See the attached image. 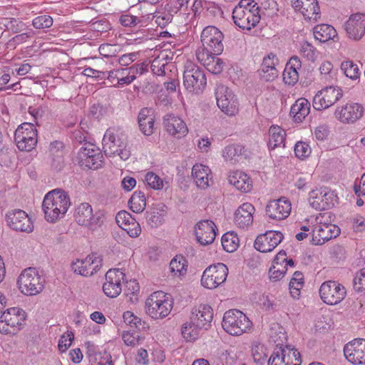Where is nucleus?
Instances as JSON below:
<instances>
[{
    "label": "nucleus",
    "mask_w": 365,
    "mask_h": 365,
    "mask_svg": "<svg viewBox=\"0 0 365 365\" xmlns=\"http://www.w3.org/2000/svg\"><path fill=\"white\" fill-rule=\"evenodd\" d=\"M70 205V198L64 190L55 189L48 192L42 203L45 219L55 222L64 216Z\"/></svg>",
    "instance_id": "f257e3e1"
},
{
    "label": "nucleus",
    "mask_w": 365,
    "mask_h": 365,
    "mask_svg": "<svg viewBox=\"0 0 365 365\" xmlns=\"http://www.w3.org/2000/svg\"><path fill=\"white\" fill-rule=\"evenodd\" d=\"M17 284L23 294L32 296L40 293L43 289L45 279L35 268L29 267L19 275Z\"/></svg>",
    "instance_id": "f03ea898"
},
{
    "label": "nucleus",
    "mask_w": 365,
    "mask_h": 365,
    "mask_svg": "<svg viewBox=\"0 0 365 365\" xmlns=\"http://www.w3.org/2000/svg\"><path fill=\"white\" fill-rule=\"evenodd\" d=\"M252 322L238 309L227 311L223 317L222 326L225 331L233 336H239L251 327Z\"/></svg>",
    "instance_id": "7ed1b4c3"
},
{
    "label": "nucleus",
    "mask_w": 365,
    "mask_h": 365,
    "mask_svg": "<svg viewBox=\"0 0 365 365\" xmlns=\"http://www.w3.org/2000/svg\"><path fill=\"white\" fill-rule=\"evenodd\" d=\"M183 79L186 90L195 94L202 93L207 84L204 71L191 61L186 62L185 65Z\"/></svg>",
    "instance_id": "20e7f679"
},
{
    "label": "nucleus",
    "mask_w": 365,
    "mask_h": 365,
    "mask_svg": "<svg viewBox=\"0 0 365 365\" xmlns=\"http://www.w3.org/2000/svg\"><path fill=\"white\" fill-rule=\"evenodd\" d=\"M26 319L25 312L17 307L4 311L0 317V332L3 334H15L23 326Z\"/></svg>",
    "instance_id": "39448f33"
},
{
    "label": "nucleus",
    "mask_w": 365,
    "mask_h": 365,
    "mask_svg": "<svg viewBox=\"0 0 365 365\" xmlns=\"http://www.w3.org/2000/svg\"><path fill=\"white\" fill-rule=\"evenodd\" d=\"M15 142L21 151H31L37 143V130L33 123H24L15 131Z\"/></svg>",
    "instance_id": "423d86ee"
},
{
    "label": "nucleus",
    "mask_w": 365,
    "mask_h": 365,
    "mask_svg": "<svg viewBox=\"0 0 365 365\" xmlns=\"http://www.w3.org/2000/svg\"><path fill=\"white\" fill-rule=\"evenodd\" d=\"M228 268L223 263H217L207 267L201 278L202 285L207 289H215L224 283L227 277Z\"/></svg>",
    "instance_id": "0eeeda50"
},
{
    "label": "nucleus",
    "mask_w": 365,
    "mask_h": 365,
    "mask_svg": "<svg viewBox=\"0 0 365 365\" xmlns=\"http://www.w3.org/2000/svg\"><path fill=\"white\" fill-rule=\"evenodd\" d=\"M217 104L220 110L228 115L238 112V101L233 92L225 85H217L215 88Z\"/></svg>",
    "instance_id": "6e6552de"
},
{
    "label": "nucleus",
    "mask_w": 365,
    "mask_h": 365,
    "mask_svg": "<svg viewBox=\"0 0 365 365\" xmlns=\"http://www.w3.org/2000/svg\"><path fill=\"white\" fill-rule=\"evenodd\" d=\"M319 295L324 303L335 305L345 298L346 291L342 284L336 281L329 280L320 286Z\"/></svg>",
    "instance_id": "1a4fd4ad"
},
{
    "label": "nucleus",
    "mask_w": 365,
    "mask_h": 365,
    "mask_svg": "<svg viewBox=\"0 0 365 365\" xmlns=\"http://www.w3.org/2000/svg\"><path fill=\"white\" fill-rule=\"evenodd\" d=\"M343 96V91L338 86H329L319 91L313 99V107L317 110L329 108Z\"/></svg>",
    "instance_id": "9d476101"
},
{
    "label": "nucleus",
    "mask_w": 365,
    "mask_h": 365,
    "mask_svg": "<svg viewBox=\"0 0 365 365\" xmlns=\"http://www.w3.org/2000/svg\"><path fill=\"white\" fill-rule=\"evenodd\" d=\"M223 34L215 26H207L201 34V42L205 49L215 55H220L223 51Z\"/></svg>",
    "instance_id": "9b49d317"
},
{
    "label": "nucleus",
    "mask_w": 365,
    "mask_h": 365,
    "mask_svg": "<svg viewBox=\"0 0 365 365\" xmlns=\"http://www.w3.org/2000/svg\"><path fill=\"white\" fill-rule=\"evenodd\" d=\"M335 195L326 187L312 190L309 192V205L317 210H325L334 205Z\"/></svg>",
    "instance_id": "f8f14e48"
},
{
    "label": "nucleus",
    "mask_w": 365,
    "mask_h": 365,
    "mask_svg": "<svg viewBox=\"0 0 365 365\" xmlns=\"http://www.w3.org/2000/svg\"><path fill=\"white\" fill-rule=\"evenodd\" d=\"M6 220L8 225L17 232H31L34 225L27 213L22 210H14L7 212Z\"/></svg>",
    "instance_id": "ddd939ff"
},
{
    "label": "nucleus",
    "mask_w": 365,
    "mask_h": 365,
    "mask_svg": "<svg viewBox=\"0 0 365 365\" xmlns=\"http://www.w3.org/2000/svg\"><path fill=\"white\" fill-rule=\"evenodd\" d=\"M102 259L97 254H91L83 259H77L71 264L72 270L78 274L89 277L100 269Z\"/></svg>",
    "instance_id": "4468645a"
},
{
    "label": "nucleus",
    "mask_w": 365,
    "mask_h": 365,
    "mask_svg": "<svg viewBox=\"0 0 365 365\" xmlns=\"http://www.w3.org/2000/svg\"><path fill=\"white\" fill-rule=\"evenodd\" d=\"M259 7L252 10L245 11L241 9H233L232 19L236 26L242 29L250 30L259 22Z\"/></svg>",
    "instance_id": "2eb2a0df"
},
{
    "label": "nucleus",
    "mask_w": 365,
    "mask_h": 365,
    "mask_svg": "<svg viewBox=\"0 0 365 365\" xmlns=\"http://www.w3.org/2000/svg\"><path fill=\"white\" fill-rule=\"evenodd\" d=\"M125 274L118 269H109L106 272L103 290L107 297L115 298L120 294L121 282L125 280Z\"/></svg>",
    "instance_id": "dca6fc26"
},
{
    "label": "nucleus",
    "mask_w": 365,
    "mask_h": 365,
    "mask_svg": "<svg viewBox=\"0 0 365 365\" xmlns=\"http://www.w3.org/2000/svg\"><path fill=\"white\" fill-rule=\"evenodd\" d=\"M284 236L279 231L269 230L259 235L255 241V248L261 252L272 251L283 240Z\"/></svg>",
    "instance_id": "f3484780"
},
{
    "label": "nucleus",
    "mask_w": 365,
    "mask_h": 365,
    "mask_svg": "<svg viewBox=\"0 0 365 365\" xmlns=\"http://www.w3.org/2000/svg\"><path fill=\"white\" fill-rule=\"evenodd\" d=\"M344 29L349 38L359 41L365 34V14L357 13L351 15L344 23Z\"/></svg>",
    "instance_id": "a211bd4d"
},
{
    "label": "nucleus",
    "mask_w": 365,
    "mask_h": 365,
    "mask_svg": "<svg viewBox=\"0 0 365 365\" xmlns=\"http://www.w3.org/2000/svg\"><path fill=\"white\" fill-rule=\"evenodd\" d=\"M74 217L78 225L86 227L100 225L103 221L101 215H93L91 205L87 202L81 203L76 207Z\"/></svg>",
    "instance_id": "6ab92c4d"
},
{
    "label": "nucleus",
    "mask_w": 365,
    "mask_h": 365,
    "mask_svg": "<svg viewBox=\"0 0 365 365\" xmlns=\"http://www.w3.org/2000/svg\"><path fill=\"white\" fill-rule=\"evenodd\" d=\"M344 353L354 364H365V339H355L344 346Z\"/></svg>",
    "instance_id": "aec40b11"
},
{
    "label": "nucleus",
    "mask_w": 365,
    "mask_h": 365,
    "mask_svg": "<svg viewBox=\"0 0 365 365\" xmlns=\"http://www.w3.org/2000/svg\"><path fill=\"white\" fill-rule=\"evenodd\" d=\"M364 113V108L361 104L356 103H346L338 107L334 113L335 117L342 123H354L361 118Z\"/></svg>",
    "instance_id": "412c9836"
},
{
    "label": "nucleus",
    "mask_w": 365,
    "mask_h": 365,
    "mask_svg": "<svg viewBox=\"0 0 365 365\" xmlns=\"http://www.w3.org/2000/svg\"><path fill=\"white\" fill-rule=\"evenodd\" d=\"M217 227L212 220H204L195 225V236L197 242L202 245L212 243L216 237Z\"/></svg>",
    "instance_id": "4be33fe9"
},
{
    "label": "nucleus",
    "mask_w": 365,
    "mask_h": 365,
    "mask_svg": "<svg viewBox=\"0 0 365 365\" xmlns=\"http://www.w3.org/2000/svg\"><path fill=\"white\" fill-rule=\"evenodd\" d=\"M291 203L284 197L270 201L266 207V214L269 218L281 220L289 216L291 212Z\"/></svg>",
    "instance_id": "5701e85b"
},
{
    "label": "nucleus",
    "mask_w": 365,
    "mask_h": 365,
    "mask_svg": "<svg viewBox=\"0 0 365 365\" xmlns=\"http://www.w3.org/2000/svg\"><path fill=\"white\" fill-rule=\"evenodd\" d=\"M213 318L212 309L207 304H200L192 308L190 319L197 327L207 329Z\"/></svg>",
    "instance_id": "b1692460"
},
{
    "label": "nucleus",
    "mask_w": 365,
    "mask_h": 365,
    "mask_svg": "<svg viewBox=\"0 0 365 365\" xmlns=\"http://www.w3.org/2000/svg\"><path fill=\"white\" fill-rule=\"evenodd\" d=\"M163 125L169 135L177 138H181L188 133L186 123L174 114H168L163 117Z\"/></svg>",
    "instance_id": "393cba45"
},
{
    "label": "nucleus",
    "mask_w": 365,
    "mask_h": 365,
    "mask_svg": "<svg viewBox=\"0 0 365 365\" xmlns=\"http://www.w3.org/2000/svg\"><path fill=\"white\" fill-rule=\"evenodd\" d=\"M340 228L333 224H324L315 227L313 230L312 243L323 245L326 242L338 237Z\"/></svg>",
    "instance_id": "a878e982"
},
{
    "label": "nucleus",
    "mask_w": 365,
    "mask_h": 365,
    "mask_svg": "<svg viewBox=\"0 0 365 365\" xmlns=\"http://www.w3.org/2000/svg\"><path fill=\"white\" fill-rule=\"evenodd\" d=\"M255 210V207L249 202L241 205L235 212L234 220L236 225L242 229L250 226L253 222Z\"/></svg>",
    "instance_id": "bb28decb"
},
{
    "label": "nucleus",
    "mask_w": 365,
    "mask_h": 365,
    "mask_svg": "<svg viewBox=\"0 0 365 365\" xmlns=\"http://www.w3.org/2000/svg\"><path fill=\"white\" fill-rule=\"evenodd\" d=\"M302 63L298 56H292L287 63L283 72V80L286 84L294 86L299 80L298 70Z\"/></svg>",
    "instance_id": "cd10ccee"
},
{
    "label": "nucleus",
    "mask_w": 365,
    "mask_h": 365,
    "mask_svg": "<svg viewBox=\"0 0 365 365\" xmlns=\"http://www.w3.org/2000/svg\"><path fill=\"white\" fill-rule=\"evenodd\" d=\"M228 182L236 189L248 192L252 188V181L250 178L242 171H233L228 175Z\"/></svg>",
    "instance_id": "c85d7f7f"
},
{
    "label": "nucleus",
    "mask_w": 365,
    "mask_h": 365,
    "mask_svg": "<svg viewBox=\"0 0 365 365\" xmlns=\"http://www.w3.org/2000/svg\"><path fill=\"white\" fill-rule=\"evenodd\" d=\"M138 121L139 128L145 135H150L153 133L155 118L151 108H144L140 110Z\"/></svg>",
    "instance_id": "c756f323"
},
{
    "label": "nucleus",
    "mask_w": 365,
    "mask_h": 365,
    "mask_svg": "<svg viewBox=\"0 0 365 365\" xmlns=\"http://www.w3.org/2000/svg\"><path fill=\"white\" fill-rule=\"evenodd\" d=\"M123 143L120 139L117 138L110 129H108L103 138V148L105 154L108 156H112L119 151Z\"/></svg>",
    "instance_id": "7c9ffc66"
},
{
    "label": "nucleus",
    "mask_w": 365,
    "mask_h": 365,
    "mask_svg": "<svg viewBox=\"0 0 365 365\" xmlns=\"http://www.w3.org/2000/svg\"><path fill=\"white\" fill-rule=\"evenodd\" d=\"M310 111V103L304 98L297 99L292 106L290 115L294 122L302 123Z\"/></svg>",
    "instance_id": "2f4dec72"
},
{
    "label": "nucleus",
    "mask_w": 365,
    "mask_h": 365,
    "mask_svg": "<svg viewBox=\"0 0 365 365\" xmlns=\"http://www.w3.org/2000/svg\"><path fill=\"white\" fill-rule=\"evenodd\" d=\"M210 173V168L202 164H195L192 169V176L196 185L202 189L209 186Z\"/></svg>",
    "instance_id": "473e14b6"
},
{
    "label": "nucleus",
    "mask_w": 365,
    "mask_h": 365,
    "mask_svg": "<svg viewBox=\"0 0 365 365\" xmlns=\"http://www.w3.org/2000/svg\"><path fill=\"white\" fill-rule=\"evenodd\" d=\"M314 38L322 43L337 38L336 29L329 24H319L314 28Z\"/></svg>",
    "instance_id": "72a5a7b5"
},
{
    "label": "nucleus",
    "mask_w": 365,
    "mask_h": 365,
    "mask_svg": "<svg viewBox=\"0 0 365 365\" xmlns=\"http://www.w3.org/2000/svg\"><path fill=\"white\" fill-rule=\"evenodd\" d=\"M245 152V148L240 144H232L227 145L222 150V157L227 162L235 164L241 159Z\"/></svg>",
    "instance_id": "f704fd0d"
},
{
    "label": "nucleus",
    "mask_w": 365,
    "mask_h": 365,
    "mask_svg": "<svg viewBox=\"0 0 365 365\" xmlns=\"http://www.w3.org/2000/svg\"><path fill=\"white\" fill-rule=\"evenodd\" d=\"M269 139L268 146L270 149H274L281 145L284 147L286 132L278 125H272L269 129Z\"/></svg>",
    "instance_id": "c9c22d12"
},
{
    "label": "nucleus",
    "mask_w": 365,
    "mask_h": 365,
    "mask_svg": "<svg viewBox=\"0 0 365 365\" xmlns=\"http://www.w3.org/2000/svg\"><path fill=\"white\" fill-rule=\"evenodd\" d=\"M160 292H154L145 301V312L152 319L160 318Z\"/></svg>",
    "instance_id": "e433bc0d"
},
{
    "label": "nucleus",
    "mask_w": 365,
    "mask_h": 365,
    "mask_svg": "<svg viewBox=\"0 0 365 365\" xmlns=\"http://www.w3.org/2000/svg\"><path fill=\"white\" fill-rule=\"evenodd\" d=\"M282 349V356L284 358L287 365H301L302 359L300 353L292 345L279 346Z\"/></svg>",
    "instance_id": "4c0bfd02"
},
{
    "label": "nucleus",
    "mask_w": 365,
    "mask_h": 365,
    "mask_svg": "<svg viewBox=\"0 0 365 365\" xmlns=\"http://www.w3.org/2000/svg\"><path fill=\"white\" fill-rule=\"evenodd\" d=\"M169 268L173 276H184L187 273V261L183 256L176 255L170 261Z\"/></svg>",
    "instance_id": "58836bf2"
},
{
    "label": "nucleus",
    "mask_w": 365,
    "mask_h": 365,
    "mask_svg": "<svg viewBox=\"0 0 365 365\" xmlns=\"http://www.w3.org/2000/svg\"><path fill=\"white\" fill-rule=\"evenodd\" d=\"M165 1L167 3L165 9L169 12L162 16L161 19L166 21V23H169L173 20V14L172 13L176 14L180 8L187 6L189 0H165Z\"/></svg>",
    "instance_id": "ea45409f"
},
{
    "label": "nucleus",
    "mask_w": 365,
    "mask_h": 365,
    "mask_svg": "<svg viewBox=\"0 0 365 365\" xmlns=\"http://www.w3.org/2000/svg\"><path fill=\"white\" fill-rule=\"evenodd\" d=\"M130 209L135 212H142L146 206V201L144 192L142 191H135L128 200Z\"/></svg>",
    "instance_id": "a19ab883"
},
{
    "label": "nucleus",
    "mask_w": 365,
    "mask_h": 365,
    "mask_svg": "<svg viewBox=\"0 0 365 365\" xmlns=\"http://www.w3.org/2000/svg\"><path fill=\"white\" fill-rule=\"evenodd\" d=\"M179 80L173 81V82H165L164 83L165 89H161V103L168 106L173 102V95L176 93L177 87L179 86Z\"/></svg>",
    "instance_id": "79ce46f5"
},
{
    "label": "nucleus",
    "mask_w": 365,
    "mask_h": 365,
    "mask_svg": "<svg viewBox=\"0 0 365 365\" xmlns=\"http://www.w3.org/2000/svg\"><path fill=\"white\" fill-rule=\"evenodd\" d=\"M202 329H203L202 327H196L190 319V322H187L182 324L181 334L186 341H192L198 338L200 331Z\"/></svg>",
    "instance_id": "37998d69"
},
{
    "label": "nucleus",
    "mask_w": 365,
    "mask_h": 365,
    "mask_svg": "<svg viewBox=\"0 0 365 365\" xmlns=\"http://www.w3.org/2000/svg\"><path fill=\"white\" fill-rule=\"evenodd\" d=\"M303 285L304 277L302 273L299 271L295 272L289 284L290 294L294 299H298Z\"/></svg>",
    "instance_id": "c03bdc74"
},
{
    "label": "nucleus",
    "mask_w": 365,
    "mask_h": 365,
    "mask_svg": "<svg viewBox=\"0 0 365 365\" xmlns=\"http://www.w3.org/2000/svg\"><path fill=\"white\" fill-rule=\"evenodd\" d=\"M124 322L129 325L130 329H135L138 331L145 330L148 327L145 322L130 311L125 312L123 315Z\"/></svg>",
    "instance_id": "a18cd8bd"
},
{
    "label": "nucleus",
    "mask_w": 365,
    "mask_h": 365,
    "mask_svg": "<svg viewBox=\"0 0 365 365\" xmlns=\"http://www.w3.org/2000/svg\"><path fill=\"white\" fill-rule=\"evenodd\" d=\"M222 246L227 252L235 251L239 246V238L233 232H228L222 237Z\"/></svg>",
    "instance_id": "49530a36"
},
{
    "label": "nucleus",
    "mask_w": 365,
    "mask_h": 365,
    "mask_svg": "<svg viewBox=\"0 0 365 365\" xmlns=\"http://www.w3.org/2000/svg\"><path fill=\"white\" fill-rule=\"evenodd\" d=\"M300 12L304 17L309 19H312L313 16L316 17L320 13L317 0H304L303 7Z\"/></svg>",
    "instance_id": "de8ad7c7"
},
{
    "label": "nucleus",
    "mask_w": 365,
    "mask_h": 365,
    "mask_svg": "<svg viewBox=\"0 0 365 365\" xmlns=\"http://www.w3.org/2000/svg\"><path fill=\"white\" fill-rule=\"evenodd\" d=\"M63 148V143L61 141H54L50 144V151L51 153H59L57 154L56 159H53L51 166L56 170H61L62 167V149Z\"/></svg>",
    "instance_id": "09e8293b"
},
{
    "label": "nucleus",
    "mask_w": 365,
    "mask_h": 365,
    "mask_svg": "<svg viewBox=\"0 0 365 365\" xmlns=\"http://www.w3.org/2000/svg\"><path fill=\"white\" fill-rule=\"evenodd\" d=\"M341 68L346 77L351 79H356L359 78L360 72L359 66L352 61H345L341 63Z\"/></svg>",
    "instance_id": "8fccbe9b"
},
{
    "label": "nucleus",
    "mask_w": 365,
    "mask_h": 365,
    "mask_svg": "<svg viewBox=\"0 0 365 365\" xmlns=\"http://www.w3.org/2000/svg\"><path fill=\"white\" fill-rule=\"evenodd\" d=\"M299 53L303 58L312 62H314L318 56L317 49L307 41L301 43Z\"/></svg>",
    "instance_id": "3c124183"
},
{
    "label": "nucleus",
    "mask_w": 365,
    "mask_h": 365,
    "mask_svg": "<svg viewBox=\"0 0 365 365\" xmlns=\"http://www.w3.org/2000/svg\"><path fill=\"white\" fill-rule=\"evenodd\" d=\"M140 291V286L135 279L126 281L125 282V294L129 297V300L132 303L138 301V294Z\"/></svg>",
    "instance_id": "603ef678"
},
{
    "label": "nucleus",
    "mask_w": 365,
    "mask_h": 365,
    "mask_svg": "<svg viewBox=\"0 0 365 365\" xmlns=\"http://www.w3.org/2000/svg\"><path fill=\"white\" fill-rule=\"evenodd\" d=\"M169 76L170 80L175 81L178 79V71L175 63L167 61L161 66V78Z\"/></svg>",
    "instance_id": "864d4df0"
},
{
    "label": "nucleus",
    "mask_w": 365,
    "mask_h": 365,
    "mask_svg": "<svg viewBox=\"0 0 365 365\" xmlns=\"http://www.w3.org/2000/svg\"><path fill=\"white\" fill-rule=\"evenodd\" d=\"M96 155H89L83 158V164L89 169L96 170L103 164V155L101 152H96Z\"/></svg>",
    "instance_id": "5fc2aeb1"
},
{
    "label": "nucleus",
    "mask_w": 365,
    "mask_h": 365,
    "mask_svg": "<svg viewBox=\"0 0 365 365\" xmlns=\"http://www.w3.org/2000/svg\"><path fill=\"white\" fill-rule=\"evenodd\" d=\"M138 331L135 329H131L126 331H124L122 334V338L124 343L127 346H134L138 344L140 336L138 334Z\"/></svg>",
    "instance_id": "6e6d98bb"
},
{
    "label": "nucleus",
    "mask_w": 365,
    "mask_h": 365,
    "mask_svg": "<svg viewBox=\"0 0 365 365\" xmlns=\"http://www.w3.org/2000/svg\"><path fill=\"white\" fill-rule=\"evenodd\" d=\"M215 56V54L210 52L209 49H205L204 46L196 51L197 59L204 66H211V60L213 59Z\"/></svg>",
    "instance_id": "4d7b16f0"
},
{
    "label": "nucleus",
    "mask_w": 365,
    "mask_h": 365,
    "mask_svg": "<svg viewBox=\"0 0 365 365\" xmlns=\"http://www.w3.org/2000/svg\"><path fill=\"white\" fill-rule=\"evenodd\" d=\"M32 24L38 29L50 28L53 24V19L47 15L39 16L33 20Z\"/></svg>",
    "instance_id": "13d9d810"
},
{
    "label": "nucleus",
    "mask_w": 365,
    "mask_h": 365,
    "mask_svg": "<svg viewBox=\"0 0 365 365\" xmlns=\"http://www.w3.org/2000/svg\"><path fill=\"white\" fill-rule=\"evenodd\" d=\"M268 365H287L282 356V349L277 345L268 360Z\"/></svg>",
    "instance_id": "bf43d9fd"
},
{
    "label": "nucleus",
    "mask_w": 365,
    "mask_h": 365,
    "mask_svg": "<svg viewBox=\"0 0 365 365\" xmlns=\"http://www.w3.org/2000/svg\"><path fill=\"white\" fill-rule=\"evenodd\" d=\"M163 298L161 299V318L167 317L173 307V299L170 294L165 293Z\"/></svg>",
    "instance_id": "052dcab7"
},
{
    "label": "nucleus",
    "mask_w": 365,
    "mask_h": 365,
    "mask_svg": "<svg viewBox=\"0 0 365 365\" xmlns=\"http://www.w3.org/2000/svg\"><path fill=\"white\" fill-rule=\"evenodd\" d=\"M287 269L286 266H279L273 264L269 270V278L272 281L281 279L285 274Z\"/></svg>",
    "instance_id": "680f3d73"
},
{
    "label": "nucleus",
    "mask_w": 365,
    "mask_h": 365,
    "mask_svg": "<svg viewBox=\"0 0 365 365\" xmlns=\"http://www.w3.org/2000/svg\"><path fill=\"white\" fill-rule=\"evenodd\" d=\"M294 153L299 158H307L311 153V148L304 142H297L294 146Z\"/></svg>",
    "instance_id": "e2e57ef3"
},
{
    "label": "nucleus",
    "mask_w": 365,
    "mask_h": 365,
    "mask_svg": "<svg viewBox=\"0 0 365 365\" xmlns=\"http://www.w3.org/2000/svg\"><path fill=\"white\" fill-rule=\"evenodd\" d=\"M134 217L127 211L122 210L117 213L115 220L117 224L122 228L131 222H133Z\"/></svg>",
    "instance_id": "0e129e2a"
},
{
    "label": "nucleus",
    "mask_w": 365,
    "mask_h": 365,
    "mask_svg": "<svg viewBox=\"0 0 365 365\" xmlns=\"http://www.w3.org/2000/svg\"><path fill=\"white\" fill-rule=\"evenodd\" d=\"M354 289L359 292L365 289V268L360 270L355 276L354 281Z\"/></svg>",
    "instance_id": "69168bd1"
},
{
    "label": "nucleus",
    "mask_w": 365,
    "mask_h": 365,
    "mask_svg": "<svg viewBox=\"0 0 365 365\" xmlns=\"http://www.w3.org/2000/svg\"><path fill=\"white\" fill-rule=\"evenodd\" d=\"M74 339V334L72 331L67 333V336L62 335L58 341V349L61 352H65L71 345Z\"/></svg>",
    "instance_id": "338daca9"
},
{
    "label": "nucleus",
    "mask_w": 365,
    "mask_h": 365,
    "mask_svg": "<svg viewBox=\"0 0 365 365\" xmlns=\"http://www.w3.org/2000/svg\"><path fill=\"white\" fill-rule=\"evenodd\" d=\"M147 185L153 190H160V177L153 172H148L145 176Z\"/></svg>",
    "instance_id": "774afa93"
}]
</instances>
